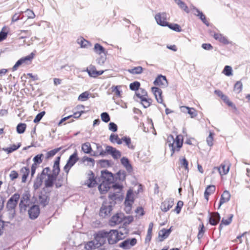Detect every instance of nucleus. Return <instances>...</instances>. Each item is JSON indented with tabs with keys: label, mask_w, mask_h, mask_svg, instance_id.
I'll return each mask as SVG.
<instances>
[{
	"label": "nucleus",
	"mask_w": 250,
	"mask_h": 250,
	"mask_svg": "<svg viewBox=\"0 0 250 250\" xmlns=\"http://www.w3.org/2000/svg\"><path fill=\"white\" fill-rule=\"evenodd\" d=\"M167 144L171 148V155L176 151H179L183 145V138L181 135H177L175 139L170 135L167 137Z\"/></svg>",
	"instance_id": "f257e3e1"
},
{
	"label": "nucleus",
	"mask_w": 250,
	"mask_h": 250,
	"mask_svg": "<svg viewBox=\"0 0 250 250\" xmlns=\"http://www.w3.org/2000/svg\"><path fill=\"white\" fill-rule=\"evenodd\" d=\"M78 160L79 157L78 156V153L77 151H75V152L69 157L66 165L64 167V170L67 174L68 173L71 168Z\"/></svg>",
	"instance_id": "f03ea898"
},
{
	"label": "nucleus",
	"mask_w": 250,
	"mask_h": 250,
	"mask_svg": "<svg viewBox=\"0 0 250 250\" xmlns=\"http://www.w3.org/2000/svg\"><path fill=\"white\" fill-rule=\"evenodd\" d=\"M108 235L107 231L102 230L99 231L95 236L94 241L96 242V245L98 247L104 245L107 239Z\"/></svg>",
	"instance_id": "7ed1b4c3"
},
{
	"label": "nucleus",
	"mask_w": 250,
	"mask_h": 250,
	"mask_svg": "<svg viewBox=\"0 0 250 250\" xmlns=\"http://www.w3.org/2000/svg\"><path fill=\"white\" fill-rule=\"evenodd\" d=\"M134 202V195L133 191L129 189L127 191L125 200V210L127 213H129L131 207Z\"/></svg>",
	"instance_id": "20e7f679"
},
{
	"label": "nucleus",
	"mask_w": 250,
	"mask_h": 250,
	"mask_svg": "<svg viewBox=\"0 0 250 250\" xmlns=\"http://www.w3.org/2000/svg\"><path fill=\"white\" fill-rule=\"evenodd\" d=\"M155 19L158 24L162 26H167L168 25L167 14L166 12H160L155 16Z\"/></svg>",
	"instance_id": "39448f33"
},
{
	"label": "nucleus",
	"mask_w": 250,
	"mask_h": 250,
	"mask_svg": "<svg viewBox=\"0 0 250 250\" xmlns=\"http://www.w3.org/2000/svg\"><path fill=\"white\" fill-rule=\"evenodd\" d=\"M125 219L124 214L122 213H117L113 215L110 219L109 225L112 226H115L122 223Z\"/></svg>",
	"instance_id": "423d86ee"
},
{
	"label": "nucleus",
	"mask_w": 250,
	"mask_h": 250,
	"mask_svg": "<svg viewBox=\"0 0 250 250\" xmlns=\"http://www.w3.org/2000/svg\"><path fill=\"white\" fill-rule=\"evenodd\" d=\"M33 57L34 54L32 53L29 55L20 59L12 67V71L17 70L18 67L22 64H28V62L31 61Z\"/></svg>",
	"instance_id": "0eeeda50"
},
{
	"label": "nucleus",
	"mask_w": 250,
	"mask_h": 250,
	"mask_svg": "<svg viewBox=\"0 0 250 250\" xmlns=\"http://www.w3.org/2000/svg\"><path fill=\"white\" fill-rule=\"evenodd\" d=\"M20 195L18 193H15L8 200L7 203V208L8 210L14 209L19 200Z\"/></svg>",
	"instance_id": "6e6552de"
},
{
	"label": "nucleus",
	"mask_w": 250,
	"mask_h": 250,
	"mask_svg": "<svg viewBox=\"0 0 250 250\" xmlns=\"http://www.w3.org/2000/svg\"><path fill=\"white\" fill-rule=\"evenodd\" d=\"M50 171L49 167L44 168L40 175H39L36 181L34 182V187L35 188L37 189L40 187L42 185L43 180L45 178V174H47Z\"/></svg>",
	"instance_id": "1a4fd4ad"
},
{
	"label": "nucleus",
	"mask_w": 250,
	"mask_h": 250,
	"mask_svg": "<svg viewBox=\"0 0 250 250\" xmlns=\"http://www.w3.org/2000/svg\"><path fill=\"white\" fill-rule=\"evenodd\" d=\"M107 234L108 235L107 236V239H108V243L110 244H114L120 240L118 236V230H111L110 231L107 232Z\"/></svg>",
	"instance_id": "9d476101"
},
{
	"label": "nucleus",
	"mask_w": 250,
	"mask_h": 250,
	"mask_svg": "<svg viewBox=\"0 0 250 250\" xmlns=\"http://www.w3.org/2000/svg\"><path fill=\"white\" fill-rule=\"evenodd\" d=\"M86 71L88 73L89 76L91 77L96 78L100 75H102L104 71H97L95 66L90 65L86 69Z\"/></svg>",
	"instance_id": "9b49d317"
},
{
	"label": "nucleus",
	"mask_w": 250,
	"mask_h": 250,
	"mask_svg": "<svg viewBox=\"0 0 250 250\" xmlns=\"http://www.w3.org/2000/svg\"><path fill=\"white\" fill-rule=\"evenodd\" d=\"M112 188L114 190H116V192L110 193L108 197L110 200L114 201L119 197V193H120L122 190V186L119 184H115L112 185Z\"/></svg>",
	"instance_id": "f8f14e48"
},
{
	"label": "nucleus",
	"mask_w": 250,
	"mask_h": 250,
	"mask_svg": "<svg viewBox=\"0 0 250 250\" xmlns=\"http://www.w3.org/2000/svg\"><path fill=\"white\" fill-rule=\"evenodd\" d=\"M48 173L45 174V178H44V185L46 188H51L53 186L55 181L57 179V176Z\"/></svg>",
	"instance_id": "ddd939ff"
},
{
	"label": "nucleus",
	"mask_w": 250,
	"mask_h": 250,
	"mask_svg": "<svg viewBox=\"0 0 250 250\" xmlns=\"http://www.w3.org/2000/svg\"><path fill=\"white\" fill-rule=\"evenodd\" d=\"M101 181H105L111 184H113V176L112 173L108 172L106 170L102 171L101 176Z\"/></svg>",
	"instance_id": "4468645a"
},
{
	"label": "nucleus",
	"mask_w": 250,
	"mask_h": 250,
	"mask_svg": "<svg viewBox=\"0 0 250 250\" xmlns=\"http://www.w3.org/2000/svg\"><path fill=\"white\" fill-rule=\"evenodd\" d=\"M112 210V207L111 205L103 204L100 209V215L105 217L110 214Z\"/></svg>",
	"instance_id": "2eb2a0df"
},
{
	"label": "nucleus",
	"mask_w": 250,
	"mask_h": 250,
	"mask_svg": "<svg viewBox=\"0 0 250 250\" xmlns=\"http://www.w3.org/2000/svg\"><path fill=\"white\" fill-rule=\"evenodd\" d=\"M174 205V199L169 198L162 202L161 209L163 211L167 212Z\"/></svg>",
	"instance_id": "dca6fc26"
},
{
	"label": "nucleus",
	"mask_w": 250,
	"mask_h": 250,
	"mask_svg": "<svg viewBox=\"0 0 250 250\" xmlns=\"http://www.w3.org/2000/svg\"><path fill=\"white\" fill-rule=\"evenodd\" d=\"M137 243V240L135 238H132L131 239H127L122 242L120 244V247L123 248L125 250H128L131 247L136 245Z\"/></svg>",
	"instance_id": "f3484780"
},
{
	"label": "nucleus",
	"mask_w": 250,
	"mask_h": 250,
	"mask_svg": "<svg viewBox=\"0 0 250 250\" xmlns=\"http://www.w3.org/2000/svg\"><path fill=\"white\" fill-rule=\"evenodd\" d=\"M154 84L155 85H158L162 87H165L167 86L168 83L165 76L160 75L158 76L156 80L154 81Z\"/></svg>",
	"instance_id": "a211bd4d"
},
{
	"label": "nucleus",
	"mask_w": 250,
	"mask_h": 250,
	"mask_svg": "<svg viewBox=\"0 0 250 250\" xmlns=\"http://www.w3.org/2000/svg\"><path fill=\"white\" fill-rule=\"evenodd\" d=\"M114 184H111L105 181H102V183L98 187L99 190L101 194L106 193L108 190L110 188L112 185Z\"/></svg>",
	"instance_id": "6ab92c4d"
},
{
	"label": "nucleus",
	"mask_w": 250,
	"mask_h": 250,
	"mask_svg": "<svg viewBox=\"0 0 250 250\" xmlns=\"http://www.w3.org/2000/svg\"><path fill=\"white\" fill-rule=\"evenodd\" d=\"M106 151L107 153L111 154L114 159H119L121 156V154L119 150L109 146H106Z\"/></svg>",
	"instance_id": "aec40b11"
},
{
	"label": "nucleus",
	"mask_w": 250,
	"mask_h": 250,
	"mask_svg": "<svg viewBox=\"0 0 250 250\" xmlns=\"http://www.w3.org/2000/svg\"><path fill=\"white\" fill-rule=\"evenodd\" d=\"M217 169L221 175H224L227 174L229 169V163L224 162L221 164L220 167H215Z\"/></svg>",
	"instance_id": "412c9836"
},
{
	"label": "nucleus",
	"mask_w": 250,
	"mask_h": 250,
	"mask_svg": "<svg viewBox=\"0 0 250 250\" xmlns=\"http://www.w3.org/2000/svg\"><path fill=\"white\" fill-rule=\"evenodd\" d=\"M152 92L155 97L157 101L159 103L163 104V98H162V91L161 89L156 87H153L151 88Z\"/></svg>",
	"instance_id": "4be33fe9"
},
{
	"label": "nucleus",
	"mask_w": 250,
	"mask_h": 250,
	"mask_svg": "<svg viewBox=\"0 0 250 250\" xmlns=\"http://www.w3.org/2000/svg\"><path fill=\"white\" fill-rule=\"evenodd\" d=\"M230 198V194L229 192L227 191H224L222 194L221 195V198L219 201L218 209H219L220 207L224 203L228 202Z\"/></svg>",
	"instance_id": "5701e85b"
},
{
	"label": "nucleus",
	"mask_w": 250,
	"mask_h": 250,
	"mask_svg": "<svg viewBox=\"0 0 250 250\" xmlns=\"http://www.w3.org/2000/svg\"><path fill=\"white\" fill-rule=\"evenodd\" d=\"M124 86L123 85H112L111 87V92L117 97L120 98L123 94L122 88Z\"/></svg>",
	"instance_id": "b1692460"
},
{
	"label": "nucleus",
	"mask_w": 250,
	"mask_h": 250,
	"mask_svg": "<svg viewBox=\"0 0 250 250\" xmlns=\"http://www.w3.org/2000/svg\"><path fill=\"white\" fill-rule=\"evenodd\" d=\"M40 213V208L38 206H32L28 210L29 217L31 219L36 218Z\"/></svg>",
	"instance_id": "393cba45"
},
{
	"label": "nucleus",
	"mask_w": 250,
	"mask_h": 250,
	"mask_svg": "<svg viewBox=\"0 0 250 250\" xmlns=\"http://www.w3.org/2000/svg\"><path fill=\"white\" fill-rule=\"evenodd\" d=\"M220 220V214L218 212L211 214L209 218V223L213 226L216 225Z\"/></svg>",
	"instance_id": "a878e982"
},
{
	"label": "nucleus",
	"mask_w": 250,
	"mask_h": 250,
	"mask_svg": "<svg viewBox=\"0 0 250 250\" xmlns=\"http://www.w3.org/2000/svg\"><path fill=\"white\" fill-rule=\"evenodd\" d=\"M60 157H58L56 158L55 161L54 162L53 167V170H52V174L53 175L56 176L57 177L58 175L59 174L60 169Z\"/></svg>",
	"instance_id": "bb28decb"
},
{
	"label": "nucleus",
	"mask_w": 250,
	"mask_h": 250,
	"mask_svg": "<svg viewBox=\"0 0 250 250\" xmlns=\"http://www.w3.org/2000/svg\"><path fill=\"white\" fill-rule=\"evenodd\" d=\"M213 37L216 40L224 44H228L229 43L227 38L221 34L214 33Z\"/></svg>",
	"instance_id": "cd10ccee"
},
{
	"label": "nucleus",
	"mask_w": 250,
	"mask_h": 250,
	"mask_svg": "<svg viewBox=\"0 0 250 250\" xmlns=\"http://www.w3.org/2000/svg\"><path fill=\"white\" fill-rule=\"evenodd\" d=\"M215 189L216 188L213 185L208 186L207 187L204 192V196L207 201L208 200L209 196L215 192Z\"/></svg>",
	"instance_id": "c85d7f7f"
},
{
	"label": "nucleus",
	"mask_w": 250,
	"mask_h": 250,
	"mask_svg": "<svg viewBox=\"0 0 250 250\" xmlns=\"http://www.w3.org/2000/svg\"><path fill=\"white\" fill-rule=\"evenodd\" d=\"M171 232L170 229H163L161 230L159 232V236L160 238V240L163 241L166 238H167L169 235L170 234Z\"/></svg>",
	"instance_id": "c756f323"
},
{
	"label": "nucleus",
	"mask_w": 250,
	"mask_h": 250,
	"mask_svg": "<svg viewBox=\"0 0 250 250\" xmlns=\"http://www.w3.org/2000/svg\"><path fill=\"white\" fill-rule=\"evenodd\" d=\"M20 172L22 175V182L24 183L26 181L27 178L29 174V168L26 167H23L21 168Z\"/></svg>",
	"instance_id": "7c9ffc66"
},
{
	"label": "nucleus",
	"mask_w": 250,
	"mask_h": 250,
	"mask_svg": "<svg viewBox=\"0 0 250 250\" xmlns=\"http://www.w3.org/2000/svg\"><path fill=\"white\" fill-rule=\"evenodd\" d=\"M29 197L26 195H24L21 200L20 206L21 208L25 209L26 207L29 205Z\"/></svg>",
	"instance_id": "2f4dec72"
},
{
	"label": "nucleus",
	"mask_w": 250,
	"mask_h": 250,
	"mask_svg": "<svg viewBox=\"0 0 250 250\" xmlns=\"http://www.w3.org/2000/svg\"><path fill=\"white\" fill-rule=\"evenodd\" d=\"M94 51L96 53L99 55L106 53L105 49L99 43H96L94 45Z\"/></svg>",
	"instance_id": "473e14b6"
},
{
	"label": "nucleus",
	"mask_w": 250,
	"mask_h": 250,
	"mask_svg": "<svg viewBox=\"0 0 250 250\" xmlns=\"http://www.w3.org/2000/svg\"><path fill=\"white\" fill-rule=\"evenodd\" d=\"M77 42L82 48H87L90 45V42L82 37L78 38Z\"/></svg>",
	"instance_id": "72a5a7b5"
},
{
	"label": "nucleus",
	"mask_w": 250,
	"mask_h": 250,
	"mask_svg": "<svg viewBox=\"0 0 250 250\" xmlns=\"http://www.w3.org/2000/svg\"><path fill=\"white\" fill-rule=\"evenodd\" d=\"M174 1L182 10H184L187 13L189 12V8L184 2L181 0H174Z\"/></svg>",
	"instance_id": "f704fd0d"
},
{
	"label": "nucleus",
	"mask_w": 250,
	"mask_h": 250,
	"mask_svg": "<svg viewBox=\"0 0 250 250\" xmlns=\"http://www.w3.org/2000/svg\"><path fill=\"white\" fill-rule=\"evenodd\" d=\"M121 162L122 164L125 167L128 171L130 172L132 170V167L128 159L125 157H123L121 159Z\"/></svg>",
	"instance_id": "c9c22d12"
},
{
	"label": "nucleus",
	"mask_w": 250,
	"mask_h": 250,
	"mask_svg": "<svg viewBox=\"0 0 250 250\" xmlns=\"http://www.w3.org/2000/svg\"><path fill=\"white\" fill-rule=\"evenodd\" d=\"M194 14L198 16L205 24L208 25V22L206 20L205 16L198 9H196V13H194Z\"/></svg>",
	"instance_id": "e433bc0d"
},
{
	"label": "nucleus",
	"mask_w": 250,
	"mask_h": 250,
	"mask_svg": "<svg viewBox=\"0 0 250 250\" xmlns=\"http://www.w3.org/2000/svg\"><path fill=\"white\" fill-rule=\"evenodd\" d=\"M136 95L137 97L142 99L148 96L147 92L144 89L140 88L136 92Z\"/></svg>",
	"instance_id": "4c0bfd02"
},
{
	"label": "nucleus",
	"mask_w": 250,
	"mask_h": 250,
	"mask_svg": "<svg viewBox=\"0 0 250 250\" xmlns=\"http://www.w3.org/2000/svg\"><path fill=\"white\" fill-rule=\"evenodd\" d=\"M24 17L23 12L16 13L12 17V22H14L19 20H22Z\"/></svg>",
	"instance_id": "58836bf2"
},
{
	"label": "nucleus",
	"mask_w": 250,
	"mask_h": 250,
	"mask_svg": "<svg viewBox=\"0 0 250 250\" xmlns=\"http://www.w3.org/2000/svg\"><path fill=\"white\" fill-rule=\"evenodd\" d=\"M142 104L145 108H147L149 107L151 104L152 100L150 98H148V96L145 97V98H143L140 99Z\"/></svg>",
	"instance_id": "ea45409f"
},
{
	"label": "nucleus",
	"mask_w": 250,
	"mask_h": 250,
	"mask_svg": "<svg viewBox=\"0 0 250 250\" xmlns=\"http://www.w3.org/2000/svg\"><path fill=\"white\" fill-rule=\"evenodd\" d=\"M82 150L85 153H90L92 151L91 145L89 143H85L82 145Z\"/></svg>",
	"instance_id": "a19ab883"
},
{
	"label": "nucleus",
	"mask_w": 250,
	"mask_h": 250,
	"mask_svg": "<svg viewBox=\"0 0 250 250\" xmlns=\"http://www.w3.org/2000/svg\"><path fill=\"white\" fill-rule=\"evenodd\" d=\"M143 68L141 66L135 67L128 69V71L132 74H140L142 73Z\"/></svg>",
	"instance_id": "79ce46f5"
},
{
	"label": "nucleus",
	"mask_w": 250,
	"mask_h": 250,
	"mask_svg": "<svg viewBox=\"0 0 250 250\" xmlns=\"http://www.w3.org/2000/svg\"><path fill=\"white\" fill-rule=\"evenodd\" d=\"M86 184L89 188H92L96 186V185L97 184V182L94 178L93 176H89V179L87 180L86 182Z\"/></svg>",
	"instance_id": "37998d69"
},
{
	"label": "nucleus",
	"mask_w": 250,
	"mask_h": 250,
	"mask_svg": "<svg viewBox=\"0 0 250 250\" xmlns=\"http://www.w3.org/2000/svg\"><path fill=\"white\" fill-rule=\"evenodd\" d=\"M94 240L91 241H89L85 245V249L87 250H91L96 248H98Z\"/></svg>",
	"instance_id": "c03bdc74"
},
{
	"label": "nucleus",
	"mask_w": 250,
	"mask_h": 250,
	"mask_svg": "<svg viewBox=\"0 0 250 250\" xmlns=\"http://www.w3.org/2000/svg\"><path fill=\"white\" fill-rule=\"evenodd\" d=\"M123 140L124 142L125 143V145L127 146L128 148L131 149H134L135 146L131 144V139L129 137H127L126 136L124 137H123Z\"/></svg>",
	"instance_id": "a18cd8bd"
},
{
	"label": "nucleus",
	"mask_w": 250,
	"mask_h": 250,
	"mask_svg": "<svg viewBox=\"0 0 250 250\" xmlns=\"http://www.w3.org/2000/svg\"><path fill=\"white\" fill-rule=\"evenodd\" d=\"M228 106L231 107L235 110H237L236 106L229 100V98L225 95L221 99Z\"/></svg>",
	"instance_id": "49530a36"
},
{
	"label": "nucleus",
	"mask_w": 250,
	"mask_h": 250,
	"mask_svg": "<svg viewBox=\"0 0 250 250\" xmlns=\"http://www.w3.org/2000/svg\"><path fill=\"white\" fill-rule=\"evenodd\" d=\"M128 230L125 228H122L121 229H120V230H118V237L120 239V240L121 239H122L123 238H124L126 235V234H127L128 233Z\"/></svg>",
	"instance_id": "de8ad7c7"
},
{
	"label": "nucleus",
	"mask_w": 250,
	"mask_h": 250,
	"mask_svg": "<svg viewBox=\"0 0 250 250\" xmlns=\"http://www.w3.org/2000/svg\"><path fill=\"white\" fill-rule=\"evenodd\" d=\"M20 146L21 145L20 144H18L17 145H13L9 147L4 148L3 150L7 153H10L18 149L20 147Z\"/></svg>",
	"instance_id": "09e8293b"
},
{
	"label": "nucleus",
	"mask_w": 250,
	"mask_h": 250,
	"mask_svg": "<svg viewBox=\"0 0 250 250\" xmlns=\"http://www.w3.org/2000/svg\"><path fill=\"white\" fill-rule=\"evenodd\" d=\"M179 164L180 166L184 167L185 170L188 171V163L185 158H180Z\"/></svg>",
	"instance_id": "8fccbe9b"
},
{
	"label": "nucleus",
	"mask_w": 250,
	"mask_h": 250,
	"mask_svg": "<svg viewBox=\"0 0 250 250\" xmlns=\"http://www.w3.org/2000/svg\"><path fill=\"white\" fill-rule=\"evenodd\" d=\"M222 73L227 76L232 75V69L231 66L226 65L225 66Z\"/></svg>",
	"instance_id": "3c124183"
},
{
	"label": "nucleus",
	"mask_w": 250,
	"mask_h": 250,
	"mask_svg": "<svg viewBox=\"0 0 250 250\" xmlns=\"http://www.w3.org/2000/svg\"><path fill=\"white\" fill-rule=\"evenodd\" d=\"M26 128V125L24 123H20L17 126V131L19 134L23 133Z\"/></svg>",
	"instance_id": "603ef678"
},
{
	"label": "nucleus",
	"mask_w": 250,
	"mask_h": 250,
	"mask_svg": "<svg viewBox=\"0 0 250 250\" xmlns=\"http://www.w3.org/2000/svg\"><path fill=\"white\" fill-rule=\"evenodd\" d=\"M233 216V214H230L228 215L227 218H223L220 225H222V224L225 225H229L232 221V218Z\"/></svg>",
	"instance_id": "864d4df0"
},
{
	"label": "nucleus",
	"mask_w": 250,
	"mask_h": 250,
	"mask_svg": "<svg viewBox=\"0 0 250 250\" xmlns=\"http://www.w3.org/2000/svg\"><path fill=\"white\" fill-rule=\"evenodd\" d=\"M167 26L176 32H180L182 30L181 27L176 23H169L168 22V25Z\"/></svg>",
	"instance_id": "5fc2aeb1"
},
{
	"label": "nucleus",
	"mask_w": 250,
	"mask_h": 250,
	"mask_svg": "<svg viewBox=\"0 0 250 250\" xmlns=\"http://www.w3.org/2000/svg\"><path fill=\"white\" fill-rule=\"evenodd\" d=\"M96 146H97L96 153L97 154H99V155H101L102 156L105 155L107 153L106 150H104L103 149L102 146L99 144H97Z\"/></svg>",
	"instance_id": "6e6d98bb"
},
{
	"label": "nucleus",
	"mask_w": 250,
	"mask_h": 250,
	"mask_svg": "<svg viewBox=\"0 0 250 250\" xmlns=\"http://www.w3.org/2000/svg\"><path fill=\"white\" fill-rule=\"evenodd\" d=\"M23 13L24 17H27V19H33L35 17L34 13L30 9H27Z\"/></svg>",
	"instance_id": "4d7b16f0"
},
{
	"label": "nucleus",
	"mask_w": 250,
	"mask_h": 250,
	"mask_svg": "<svg viewBox=\"0 0 250 250\" xmlns=\"http://www.w3.org/2000/svg\"><path fill=\"white\" fill-rule=\"evenodd\" d=\"M100 55V57L97 59L96 61L98 64L103 65L104 64L106 59V53H104V54H102Z\"/></svg>",
	"instance_id": "13d9d810"
},
{
	"label": "nucleus",
	"mask_w": 250,
	"mask_h": 250,
	"mask_svg": "<svg viewBox=\"0 0 250 250\" xmlns=\"http://www.w3.org/2000/svg\"><path fill=\"white\" fill-rule=\"evenodd\" d=\"M83 163L87 162V165L90 166H94V160L92 158H89L86 156H84L82 158V160Z\"/></svg>",
	"instance_id": "bf43d9fd"
},
{
	"label": "nucleus",
	"mask_w": 250,
	"mask_h": 250,
	"mask_svg": "<svg viewBox=\"0 0 250 250\" xmlns=\"http://www.w3.org/2000/svg\"><path fill=\"white\" fill-rule=\"evenodd\" d=\"M242 83L240 81H237L234 85V90L239 93L242 91Z\"/></svg>",
	"instance_id": "052dcab7"
},
{
	"label": "nucleus",
	"mask_w": 250,
	"mask_h": 250,
	"mask_svg": "<svg viewBox=\"0 0 250 250\" xmlns=\"http://www.w3.org/2000/svg\"><path fill=\"white\" fill-rule=\"evenodd\" d=\"M140 83L139 82L136 81L131 83L129 85L130 89L132 90H138L140 88Z\"/></svg>",
	"instance_id": "680f3d73"
},
{
	"label": "nucleus",
	"mask_w": 250,
	"mask_h": 250,
	"mask_svg": "<svg viewBox=\"0 0 250 250\" xmlns=\"http://www.w3.org/2000/svg\"><path fill=\"white\" fill-rule=\"evenodd\" d=\"M89 98V93L85 91L80 94L78 97V100L80 101H85Z\"/></svg>",
	"instance_id": "e2e57ef3"
},
{
	"label": "nucleus",
	"mask_w": 250,
	"mask_h": 250,
	"mask_svg": "<svg viewBox=\"0 0 250 250\" xmlns=\"http://www.w3.org/2000/svg\"><path fill=\"white\" fill-rule=\"evenodd\" d=\"M7 32L6 31V27H3L1 31L0 32V42L3 41L6 38Z\"/></svg>",
	"instance_id": "0e129e2a"
},
{
	"label": "nucleus",
	"mask_w": 250,
	"mask_h": 250,
	"mask_svg": "<svg viewBox=\"0 0 250 250\" xmlns=\"http://www.w3.org/2000/svg\"><path fill=\"white\" fill-rule=\"evenodd\" d=\"M214 134L211 132H210L207 138V142L208 145L210 146H212L213 144V136Z\"/></svg>",
	"instance_id": "69168bd1"
},
{
	"label": "nucleus",
	"mask_w": 250,
	"mask_h": 250,
	"mask_svg": "<svg viewBox=\"0 0 250 250\" xmlns=\"http://www.w3.org/2000/svg\"><path fill=\"white\" fill-rule=\"evenodd\" d=\"M42 157H43V154H38V155H36L33 158L34 164H36V165H37L38 164H41L42 161Z\"/></svg>",
	"instance_id": "338daca9"
},
{
	"label": "nucleus",
	"mask_w": 250,
	"mask_h": 250,
	"mask_svg": "<svg viewBox=\"0 0 250 250\" xmlns=\"http://www.w3.org/2000/svg\"><path fill=\"white\" fill-rule=\"evenodd\" d=\"M183 202L182 201H179L177 204V205L175 208L174 209V211L176 212L177 214H179L181 210V208L183 206Z\"/></svg>",
	"instance_id": "774afa93"
}]
</instances>
